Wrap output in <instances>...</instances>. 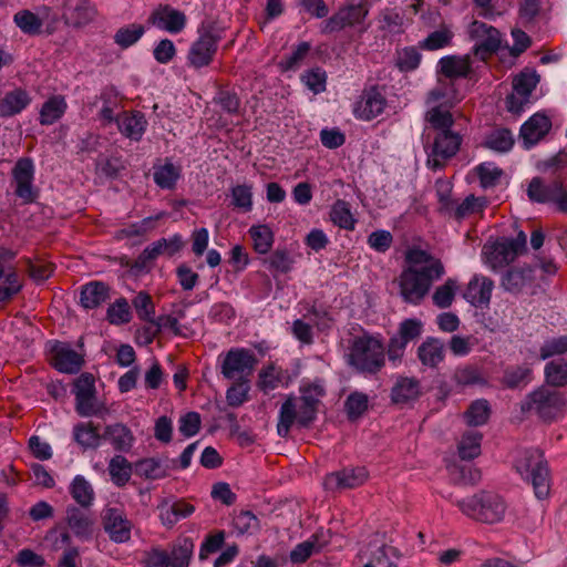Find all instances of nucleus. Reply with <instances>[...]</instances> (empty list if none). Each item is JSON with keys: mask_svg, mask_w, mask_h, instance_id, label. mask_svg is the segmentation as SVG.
<instances>
[{"mask_svg": "<svg viewBox=\"0 0 567 567\" xmlns=\"http://www.w3.org/2000/svg\"><path fill=\"white\" fill-rule=\"evenodd\" d=\"M405 258L409 267L399 279L400 295L405 302L416 306L429 293L433 282L443 277L445 270L439 259L422 249H410Z\"/></svg>", "mask_w": 567, "mask_h": 567, "instance_id": "nucleus-1", "label": "nucleus"}, {"mask_svg": "<svg viewBox=\"0 0 567 567\" xmlns=\"http://www.w3.org/2000/svg\"><path fill=\"white\" fill-rule=\"evenodd\" d=\"M300 402L289 395L281 404L277 424L278 435L286 437L291 426L297 423L301 427L309 426L317 417L318 405L326 395V384L322 379H303L299 386Z\"/></svg>", "mask_w": 567, "mask_h": 567, "instance_id": "nucleus-2", "label": "nucleus"}, {"mask_svg": "<svg viewBox=\"0 0 567 567\" xmlns=\"http://www.w3.org/2000/svg\"><path fill=\"white\" fill-rule=\"evenodd\" d=\"M348 363L362 373L375 374L385 363V348L380 334L363 331L354 336L348 348Z\"/></svg>", "mask_w": 567, "mask_h": 567, "instance_id": "nucleus-3", "label": "nucleus"}, {"mask_svg": "<svg viewBox=\"0 0 567 567\" xmlns=\"http://www.w3.org/2000/svg\"><path fill=\"white\" fill-rule=\"evenodd\" d=\"M463 99L456 86L437 84L426 96L425 121L435 131L455 128V118L451 109Z\"/></svg>", "mask_w": 567, "mask_h": 567, "instance_id": "nucleus-4", "label": "nucleus"}, {"mask_svg": "<svg viewBox=\"0 0 567 567\" xmlns=\"http://www.w3.org/2000/svg\"><path fill=\"white\" fill-rule=\"evenodd\" d=\"M456 506L465 516L485 524L502 522L507 511L504 498L487 491H481L472 496L458 499Z\"/></svg>", "mask_w": 567, "mask_h": 567, "instance_id": "nucleus-5", "label": "nucleus"}, {"mask_svg": "<svg viewBox=\"0 0 567 567\" xmlns=\"http://www.w3.org/2000/svg\"><path fill=\"white\" fill-rule=\"evenodd\" d=\"M515 468L523 480L530 482L538 499H544L549 495V471L539 450L533 449L522 452L515 461Z\"/></svg>", "mask_w": 567, "mask_h": 567, "instance_id": "nucleus-6", "label": "nucleus"}, {"mask_svg": "<svg viewBox=\"0 0 567 567\" xmlns=\"http://www.w3.org/2000/svg\"><path fill=\"white\" fill-rule=\"evenodd\" d=\"M464 133L450 128L435 132L432 142L425 146L426 166L432 171L442 169L460 152Z\"/></svg>", "mask_w": 567, "mask_h": 567, "instance_id": "nucleus-7", "label": "nucleus"}, {"mask_svg": "<svg viewBox=\"0 0 567 567\" xmlns=\"http://www.w3.org/2000/svg\"><path fill=\"white\" fill-rule=\"evenodd\" d=\"M564 406L565 399L560 392L540 386L526 396L522 411L535 413L544 421H551L561 413Z\"/></svg>", "mask_w": 567, "mask_h": 567, "instance_id": "nucleus-8", "label": "nucleus"}, {"mask_svg": "<svg viewBox=\"0 0 567 567\" xmlns=\"http://www.w3.org/2000/svg\"><path fill=\"white\" fill-rule=\"evenodd\" d=\"M526 193L532 203L554 204L559 210L567 212V188L557 178L533 177Z\"/></svg>", "mask_w": 567, "mask_h": 567, "instance_id": "nucleus-9", "label": "nucleus"}, {"mask_svg": "<svg viewBox=\"0 0 567 567\" xmlns=\"http://www.w3.org/2000/svg\"><path fill=\"white\" fill-rule=\"evenodd\" d=\"M526 248V235L520 231L516 238L502 239L484 246L486 265L494 271L512 262Z\"/></svg>", "mask_w": 567, "mask_h": 567, "instance_id": "nucleus-10", "label": "nucleus"}, {"mask_svg": "<svg viewBox=\"0 0 567 567\" xmlns=\"http://www.w3.org/2000/svg\"><path fill=\"white\" fill-rule=\"evenodd\" d=\"M467 33L474 42L472 53L481 61H485L501 48V33L493 25L475 20L468 25Z\"/></svg>", "mask_w": 567, "mask_h": 567, "instance_id": "nucleus-11", "label": "nucleus"}, {"mask_svg": "<svg viewBox=\"0 0 567 567\" xmlns=\"http://www.w3.org/2000/svg\"><path fill=\"white\" fill-rule=\"evenodd\" d=\"M257 364L255 353L246 348H233L224 357L221 374L228 380H247Z\"/></svg>", "mask_w": 567, "mask_h": 567, "instance_id": "nucleus-12", "label": "nucleus"}, {"mask_svg": "<svg viewBox=\"0 0 567 567\" xmlns=\"http://www.w3.org/2000/svg\"><path fill=\"white\" fill-rule=\"evenodd\" d=\"M539 82V76L535 71H524L513 80V92L506 99L508 112L520 114L529 103L532 92Z\"/></svg>", "mask_w": 567, "mask_h": 567, "instance_id": "nucleus-13", "label": "nucleus"}, {"mask_svg": "<svg viewBox=\"0 0 567 567\" xmlns=\"http://www.w3.org/2000/svg\"><path fill=\"white\" fill-rule=\"evenodd\" d=\"M193 544L185 542L184 545L173 548L171 553L152 548L145 553L143 558L144 567H186L190 557Z\"/></svg>", "mask_w": 567, "mask_h": 567, "instance_id": "nucleus-14", "label": "nucleus"}, {"mask_svg": "<svg viewBox=\"0 0 567 567\" xmlns=\"http://www.w3.org/2000/svg\"><path fill=\"white\" fill-rule=\"evenodd\" d=\"M34 173L33 161L29 157L19 158L12 169L14 193L24 204L33 203L38 197L33 185Z\"/></svg>", "mask_w": 567, "mask_h": 567, "instance_id": "nucleus-15", "label": "nucleus"}, {"mask_svg": "<svg viewBox=\"0 0 567 567\" xmlns=\"http://www.w3.org/2000/svg\"><path fill=\"white\" fill-rule=\"evenodd\" d=\"M436 72L446 78V81L440 80L437 84H450L454 86L453 80L460 78H471L474 73V66L470 54L445 55L436 64Z\"/></svg>", "mask_w": 567, "mask_h": 567, "instance_id": "nucleus-16", "label": "nucleus"}, {"mask_svg": "<svg viewBox=\"0 0 567 567\" xmlns=\"http://www.w3.org/2000/svg\"><path fill=\"white\" fill-rule=\"evenodd\" d=\"M368 13V8L361 3L343 7L323 22L321 31L323 33H332L347 27L360 25Z\"/></svg>", "mask_w": 567, "mask_h": 567, "instance_id": "nucleus-17", "label": "nucleus"}, {"mask_svg": "<svg viewBox=\"0 0 567 567\" xmlns=\"http://www.w3.org/2000/svg\"><path fill=\"white\" fill-rule=\"evenodd\" d=\"M16 254L7 248L0 250V302L12 299L22 289V282L13 268L7 265Z\"/></svg>", "mask_w": 567, "mask_h": 567, "instance_id": "nucleus-18", "label": "nucleus"}, {"mask_svg": "<svg viewBox=\"0 0 567 567\" xmlns=\"http://www.w3.org/2000/svg\"><path fill=\"white\" fill-rule=\"evenodd\" d=\"M368 478V471L363 466L347 467L326 475L323 487L327 491H340L355 488L362 485Z\"/></svg>", "mask_w": 567, "mask_h": 567, "instance_id": "nucleus-19", "label": "nucleus"}, {"mask_svg": "<svg viewBox=\"0 0 567 567\" xmlns=\"http://www.w3.org/2000/svg\"><path fill=\"white\" fill-rule=\"evenodd\" d=\"M52 365L62 373L75 374L83 363V354L75 351L70 344L64 342H55L51 346Z\"/></svg>", "mask_w": 567, "mask_h": 567, "instance_id": "nucleus-20", "label": "nucleus"}, {"mask_svg": "<svg viewBox=\"0 0 567 567\" xmlns=\"http://www.w3.org/2000/svg\"><path fill=\"white\" fill-rule=\"evenodd\" d=\"M494 289V281L481 274H475L468 281L463 298L475 308H487L492 292Z\"/></svg>", "mask_w": 567, "mask_h": 567, "instance_id": "nucleus-21", "label": "nucleus"}, {"mask_svg": "<svg viewBox=\"0 0 567 567\" xmlns=\"http://www.w3.org/2000/svg\"><path fill=\"white\" fill-rule=\"evenodd\" d=\"M217 50V38L212 32H203L190 45L187 60L195 68L200 69L208 65Z\"/></svg>", "mask_w": 567, "mask_h": 567, "instance_id": "nucleus-22", "label": "nucleus"}, {"mask_svg": "<svg viewBox=\"0 0 567 567\" xmlns=\"http://www.w3.org/2000/svg\"><path fill=\"white\" fill-rule=\"evenodd\" d=\"M148 22L172 34L179 33L186 24V16L171 6H159L148 18Z\"/></svg>", "mask_w": 567, "mask_h": 567, "instance_id": "nucleus-23", "label": "nucleus"}, {"mask_svg": "<svg viewBox=\"0 0 567 567\" xmlns=\"http://www.w3.org/2000/svg\"><path fill=\"white\" fill-rule=\"evenodd\" d=\"M132 523L123 511L107 508L104 514V529L115 543H126L131 539Z\"/></svg>", "mask_w": 567, "mask_h": 567, "instance_id": "nucleus-24", "label": "nucleus"}, {"mask_svg": "<svg viewBox=\"0 0 567 567\" xmlns=\"http://www.w3.org/2000/svg\"><path fill=\"white\" fill-rule=\"evenodd\" d=\"M183 237L179 234H174L168 238H161L143 249L138 257V261L145 265L155 260L161 255L172 257L183 248Z\"/></svg>", "mask_w": 567, "mask_h": 567, "instance_id": "nucleus-25", "label": "nucleus"}, {"mask_svg": "<svg viewBox=\"0 0 567 567\" xmlns=\"http://www.w3.org/2000/svg\"><path fill=\"white\" fill-rule=\"evenodd\" d=\"M386 105L385 97L372 87L363 93L354 107V115L363 121H370L380 115Z\"/></svg>", "mask_w": 567, "mask_h": 567, "instance_id": "nucleus-26", "label": "nucleus"}, {"mask_svg": "<svg viewBox=\"0 0 567 567\" xmlns=\"http://www.w3.org/2000/svg\"><path fill=\"white\" fill-rule=\"evenodd\" d=\"M551 122L545 114L536 113L520 127V137L524 145L529 148L537 144L550 130Z\"/></svg>", "mask_w": 567, "mask_h": 567, "instance_id": "nucleus-27", "label": "nucleus"}, {"mask_svg": "<svg viewBox=\"0 0 567 567\" xmlns=\"http://www.w3.org/2000/svg\"><path fill=\"white\" fill-rule=\"evenodd\" d=\"M159 519L168 528L173 527L181 519L190 516L195 507L183 501L164 499L158 505Z\"/></svg>", "mask_w": 567, "mask_h": 567, "instance_id": "nucleus-28", "label": "nucleus"}, {"mask_svg": "<svg viewBox=\"0 0 567 567\" xmlns=\"http://www.w3.org/2000/svg\"><path fill=\"white\" fill-rule=\"evenodd\" d=\"M116 123L120 132L133 141H140L147 126V121L141 112H124L117 116Z\"/></svg>", "mask_w": 567, "mask_h": 567, "instance_id": "nucleus-29", "label": "nucleus"}, {"mask_svg": "<svg viewBox=\"0 0 567 567\" xmlns=\"http://www.w3.org/2000/svg\"><path fill=\"white\" fill-rule=\"evenodd\" d=\"M417 358L424 367L436 368L445 358V347L437 338H426L417 348Z\"/></svg>", "mask_w": 567, "mask_h": 567, "instance_id": "nucleus-30", "label": "nucleus"}, {"mask_svg": "<svg viewBox=\"0 0 567 567\" xmlns=\"http://www.w3.org/2000/svg\"><path fill=\"white\" fill-rule=\"evenodd\" d=\"M96 14L92 0H69L65 17L70 24L81 27L90 23Z\"/></svg>", "mask_w": 567, "mask_h": 567, "instance_id": "nucleus-31", "label": "nucleus"}, {"mask_svg": "<svg viewBox=\"0 0 567 567\" xmlns=\"http://www.w3.org/2000/svg\"><path fill=\"white\" fill-rule=\"evenodd\" d=\"M103 437L117 452H128L135 443L132 431L122 423L107 425L104 430Z\"/></svg>", "mask_w": 567, "mask_h": 567, "instance_id": "nucleus-32", "label": "nucleus"}, {"mask_svg": "<svg viewBox=\"0 0 567 567\" xmlns=\"http://www.w3.org/2000/svg\"><path fill=\"white\" fill-rule=\"evenodd\" d=\"M110 299V288L101 281H92L81 289L80 303L85 309H94Z\"/></svg>", "mask_w": 567, "mask_h": 567, "instance_id": "nucleus-33", "label": "nucleus"}, {"mask_svg": "<svg viewBox=\"0 0 567 567\" xmlns=\"http://www.w3.org/2000/svg\"><path fill=\"white\" fill-rule=\"evenodd\" d=\"M153 169L154 183L162 189H174L182 176V167L171 161L156 164Z\"/></svg>", "mask_w": 567, "mask_h": 567, "instance_id": "nucleus-34", "label": "nucleus"}, {"mask_svg": "<svg viewBox=\"0 0 567 567\" xmlns=\"http://www.w3.org/2000/svg\"><path fill=\"white\" fill-rule=\"evenodd\" d=\"M31 103L29 93L22 89L8 92L0 100V116L10 117L21 113Z\"/></svg>", "mask_w": 567, "mask_h": 567, "instance_id": "nucleus-35", "label": "nucleus"}, {"mask_svg": "<svg viewBox=\"0 0 567 567\" xmlns=\"http://www.w3.org/2000/svg\"><path fill=\"white\" fill-rule=\"evenodd\" d=\"M420 394V382L414 378H400L391 391L392 401L396 404L413 402Z\"/></svg>", "mask_w": 567, "mask_h": 567, "instance_id": "nucleus-36", "label": "nucleus"}, {"mask_svg": "<svg viewBox=\"0 0 567 567\" xmlns=\"http://www.w3.org/2000/svg\"><path fill=\"white\" fill-rule=\"evenodd\" d=\"M66 523L73 534L81 539H89L92 535V518L75 506L66 508Z\"/></svg>", "mask_w": 567, "mask_h": 567, "instance_id": "nucleus-37", "label": "nucleus"}, {"mask_svg": "<svg viewBox=\"0 0 567 567\" xmlns=\"http://www.w3.org/2000/svg\"><path fill=\"white\" fill-rule=\"evenodd\" d=\"M252 248L258 255H267L275 243V233L267 224L252 225L248 229Z\"/></svg>", "mask_w": 567, "mask_h": 567, "instance_id": "nucleus-38", "label": "nucleus"}, {"mask_svg": "<svg viewBox=\"0 0 567 567\" xmlns=\"http://www.w3.org/2000/svg\"><path fill=\"white\" fill-rule=\"evenodd\" d=\"M68 103L62 95L49 97L41 106L39 122L42 125H52L66 112Z\"/></svg>", "mask_w": 567, "mask_h": 567, "instance_id": "nucleus-39", "label": "nucleus"}, {"mask_svg": "<svg viewBox=\"0 0 567 567\" xmlns=\"http://www.w3.org/2000/svg\"><path fill=\"white\" fill-rule=\"evenodd\" d=\"M257 385L264 393H269L282 385L287 386L286 372L274 364L265 367L259 372Z\"/></svg>", "mask_w": 567, "mask_h": 567, "instance_id": "nucleus-40", "label": "nucleus"}, {"mask_svg": "<svg viewBox=\"0 0 567 567\" xmlns=\"http://www.w3.org/2000/svg\"><path fill=\"white\" fill-rule=\"evenodd\" d=\"M454 32L447 24H442L437 30L429 33L426 38L419 42V48L426 51H436L447 48L452 44Z\"/></svg>", "mask_w": 567, "mask_h": 567, "instance_id": "nucleus-41", "label": "nucleus"}, {"mask_svg": "<svg viewBox=\"0 0 567 567\" xmlns=\"http://www.w3.org/2000/svg\"><path fill=\"white\" fill-rule=\"evenodd\" d=\"M112 483L117 487L125 486L132 476V464L123 455L113 456L107 466Z\"/></svg>", "mask_w": 567, "mask_h": 567, "instance_id": "nucleus-42", "label": "nucleus"}, {"mask_svg": "<svg viewBox=\"0 0 567 567\" xmlns=\"http://www.w3.org/2000/svg\"><path fill=\"white\" fill-rule=\"evenodd\" d=\"M135 472L145 480H162L168 475V468L164 462L156 457L143 458L135 464Z\"/></svg>", "mask_w": 567, "mask_h": 567, "instance_id": "nucleus-43", "label": "nucleus"}, {"mask_svg": "<svg viewBox=\"0 0 567 567\" xmlns=\"http://www.w3.org/2000/svg\"><path fill=\"white\" fill-rule=\"evenodd\" d=\"M330 220L333 223V225L346 230H353L357 225V219L350 209L349 203L342 199H338L331 206Z\"/></svg>", "mask_w": 567, "mask_h": 567, "instance_id": "nucleus-44", "label": "nucleus"}, {"mask_svg": "<svg viewBox=\"0 0 567 567\" xmlns=\"http://www.w3.org/2000/svg\"><path fill=\"white\" fill-rule=\"evenodd\" d=\"M485 197L468 195L462 203H456L447 214L456 219H463L472 214L481 213L486 207Z\"/></svg>", "mask_w": 567, "mask_h": 567, "instance_id": "nucleus-45", "label": "nucleus"}, {"mask_svg": "<svg viewBox=\"0 0 567 567\" xmlns=\"http://www.w3.org/2000/svg\"><path fill=\"white\" fill-rule=\"evenodd\" d=\"M73 499L82 507H89L94 499V491L89 481L82 475H76L70 486Z\"/></svg>", "mask_w": 567, "mask_h": 567, "instance_id": "nucleus-46", "label": "nucleus"}, {"mask_svg": "<svg viewBox=\"0 0 567 567\" xmlns=\"http://www.w3.org/2000/svg\"><path fill=\"white\" fill-rule=\"evenodd\" d=\"M75 442L84 449H96L101 444V435L91 423H79L73 429Z\"/></svg>", "mask_w": 567, "mask_h": 567, "instance_id": "nucleus-47", "label": "nucleus"}, {"mask_svg": "<svg viewBox=\"0 0 567 567\" xmlns=\"http://www.w3.org/2000/svg\"><path fill=\"white\" fill-rule=\"evenodd\" d=\"M145 31V27L137 23L122 27L115 32L114 42L121 49H127L134 45L144 35Z\"/></svg>", "mask_w": 567, "mask_h": 567, "instance_id": "nucleus-48", "label": "nucleus"}, {"mask_svg": "<svg viewBox=\"0 0 567 567\" xmlns=\"http://www.w3.org/2000/svg\"><path fill=\"white\" fill-rule=\"evenodd\" d=\"M530 280V269L513 268L509 269L502 278V286L506 291L518 292Z\"/></svg>", "mask_w": 567, "mask_h": 567, "instance_id": "nucleus-49", "label": "nucleus"}, {"mask_svg": "<svg viewBox=\"0 0 567 567\" xmlns=\"http://www.w3.org/2000/svg\"><path fill=\"white\" fill-rule=\"evenodd\" d=\"M422 54L415 47H405L396 52L395 65L401 72H411L419 68Z\"/></svg>", "mask_w": 567, "mask_h": 567, "instance_id": "nucleus-50", "label": "nucleus"}, {"mask_svg": "<svg viewBox=\"0 0 567 567\" xmlns=\"http://www.w3.org/2000/svg\"><path fill=\"white\" fill-rule=\"evenodd\" d=\"M545 379L549 385L564 386L567 384V361L551 360L545 367Z\"/></svg>", "mask_w": 567, "mask_h": 567, "instance_id": "nucleus-51", "label": "nucleus"}, {"mask_svg": "<svg viewBox=\"0 0 567 567\" xmlns=\"http://www.w3.org/2000/svg\"><path fill=\"white\" fill-rule=\"evenodd\" d=\"M482 434L478 431L465 433L458 444V454L462 460H472L481 453Z\"/></svg>", "mask_w": 567, "mask_h": 567, "instance_id": "nucleus-52", "label": "nucleus"}, {"mask_svg": "<svg viewBox=\"0 0 567 567\" xmlns=\"http://www.w3.org/2000/svg\"><path fill=\"white\" fill-rule=\"evenodd\" d=\"M369 406V396L360 391L351 392L344 402V411L349 420L359 419Z\"/></svg>", "mask_w": 567, "mask_h": 567, "instance_id": "nucleus-53", "label": "nucleus"}, {"mask_svg": "<svg viewBox=\"0 0 567 567\" xmlns=\"http://www.w3.org/2000/svg\"><path fill=\"white\" fill-rule=\"evenodd\" d=\"M231 205L234 208L249 213L252 209V188L250 185H236L230 188Z\"/></svg>", "mask_w": 567, "mask_h": 567, "instance_id": "nucleus-54", "label": "nucleus"}, {"mask_svg": "<svg viewBox=\"0 0 567 567\" xmlns=\"http://www.w3.org/2000/svg\"><path fill=\"white\" fill-rule=\"evenodd\" d=\"M485 145L489 150L506 153L513 147L514 137L509 130H495L486 137Z\"/></svg>", "mask_w": 567, "mask_h": 567, "instance_id": "nucleus-55", "label": "nucleus"}, {"mask_svg": "<svg viewBox=\"0 0 567 567\" xmlns=\"http://www.w3.org/2000/svg\"><path fill=\"white\" fill-rule=\"evenodd\" d=\"M265 264L271 272L287 274L292 269L293 259L286 249H276Z\"/></svg>", "mask_w": 567, "mask_h": 567, "instance_id": "nucleus-56", "label": "nucleus"}, {"mask_svg": "<svg viewBox=\"0 0 567 567\" xmlns=\"http://www.w3.org/2000/svg\"><path fill=\"white\" fill-rule=\"evenodd\" d=\"M458 288L456 279L449 278L442 286H439L433 293V303L439 308H449Z\"/></svg>", "mask_w": 567, "mask_h": 567, "instance_id": "nucleus-57", "label": "nucleus"}, {"mask_svg": "<svg viewBox=\"0 0 567 567\" xmlns=\"http://www.w3.org/2000/svg\"><path fill=\"white\" fill-rule=\"evenodd\" d=\"M475 172L483 188L495 186L503 175V171L491 162H485L477 165L475 167Z\"/></svg>", "mask_w": 567, "mask_h": 567, "instance_id": "nucleus-58", "label": "nucleus"}, {"mask_svg": "<svg viewBox=\"0 0 567 567\" xmlns=\"http://www.w3.org/2000/svg\"><path fill=\"white\" fill-rule=\"evenodd\" d=\"M17 27L27 34H37L42 28V20L29 10H22L14 14Z\"/></svg>", "mask_w": 567, "mask_h": 567, "instance_id": "nucleus-59", "label": "nucleus"}, {"mask_svg": "<svg viewBox=\"0 0 567 567\" xmlns=\"http://www.w3.org/2000/svg\"><path fill=\"white\" fill-rule=\"evenodd\" d=\"M466 423L471 426L483 425L489 416V405L486 400L474 401L464 414Z\"/></svg>", "mask_w": 567, "mask_h": 567, "instance_id": "nucleus-60", "label": "nucleus"}, {"mask_svg": "<svg viewBox=\"0 0 567 567\" xmlns=\"http://www.w3.org/2000/svg\"><path fill=\"white\" fill-rule=\"evenodd\" d=\"M107 320L112 324H123L131 320L130 306L126 299L120 298L107 308Z\"/></svg>", "mask_w": 567, "mask_h": 567, "instance_id": "nucleus-61", "label": "nucleus"}, {"mask_svg": "<svg viewBox=\"0 0 567 567\" xmlns=\"http://www.w3.org/2000/svg\"><path fill=\"white\" fill-rule=\"evenodd\" d=\"M234 528L240 534H254L259 528V520L251 512H240L234 517Z\"/></svg>", "mask_w": 567, "mask_h": 567, "instance_id": "nucleus-62", "label": "nucleus"}, {"mask_svg": "<svg viewBox=\"0 0 567 567\" xmlns=\"http://www.w3.org/2000/svg\"><path fill=\"white\" fill-rule=\"evenodd\" d=\"M567 352V337L561 336L548 339L540 348L539 355L542 360H547L554 355H560Z\"/></svg>", "mask_w": 567, "mask_h": 567, "instance_id": "nucleus-63", "label": "nucleus"}, {"mask_svg": "<svg viewBox=\"0 0 567 567\" xmlns=\"http://www.w3.org/2000/svg\"><path fill=\"white\" fill-rule=\"evenodd\" d=\"M392 555L393 548L380 546L371 553L370 558L362 567H394Z\"/></svg>", "mask_w": 567, "mask_h": 567, "instance_id": "nucleus-64", "label": "nucleus"}]
</instances>
